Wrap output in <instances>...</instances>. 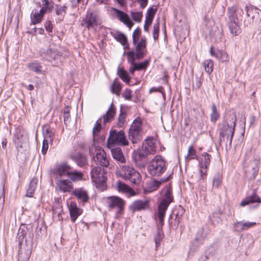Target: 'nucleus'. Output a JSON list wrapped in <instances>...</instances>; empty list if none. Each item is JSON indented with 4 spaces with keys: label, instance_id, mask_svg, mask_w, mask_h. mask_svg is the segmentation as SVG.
<instances>
[{
    "label": "nucleus",
    "instance_id": "1",
    "mask_svg": "<svg viewBox=\"0 0 261 261\" xmlns=\"http://www.w3.org/2000/svg\"><path fill=\"white\" fill-rule=\"evenodd\" d=\"M162 193L164 198L160 203L158 208V217L161 226L164 224V217L168 207L173 200L170 187L167 186L164 188L162 190Z\"/></svg>",
    "mask_w": 261,
    "mask_h": 261
},
{
    "label": "nucleus",
    "instance_id": "2",
    "mask_svg": "<svg viewBox=\"0 0 261 261\" xmlns=\"http://www.w3.org/2000/svg\"><path fill=\"white\" fill-rule=\"evenodd\" d=\"M167 169L166 162L161 155H156L150 161L148 166V173L152 176H159Z\"/></svg>",
    "mask_w": 261,
    "mask_h": 261
},
{
    "label": "nucleus",
    "instance_id": "3",
    "mask_svg": "<svg viewBox=\"0 0 261 261\" xmlns=\"http://www.w3.org/2000/svg\"><path fill=\"white\" fill-rule=\"evenodd\" d=\"M106 202L110 211L115 212V218L119 219L124 213L125 201L121 198L112 196L106 198Z\"/></svg>",
    "mask_w": 261,
    "mask_h": 261
},
{
    "label": "nucleus",
    "instance_id": "4",
    "mask_svg": "<svg viewBox=\"0 0 261 261\" xmlns=\"http://www.w3.org/2000/svg\"><path fill=\"white\" fill-rule=\"evenodd\" d=\"M156 151V146L152 138L146 139L143 144L142 149L134 151L133 154L134 161L137 163L142 158H145L149 154H154Z\"/></svg>",
    "mask_w": 261,
    "mask_h": 261
},
{
    "label": "nucleus",
    "instance_id": "5",
    "mask_svg": "<svg viewBox=\"0 0 261 261\" xmlns=\"http://www.w3.org/2000/svg\"><path fill=\"white\" fill-rule=\"evenodd\" d=\"M236 121V115L234 113H232L229 116H227L226 117L220 129V136L222 137L226 136L228 139L230 140V142L233 136Z\"/></svg>",
    "mask_w": 261,
    "mask_h": 261
},
{
    "label": "nucleus",
    "instance_id": "6",
    "mask_svg": "<svg viewBox=\"0 0 261 261\" xmlns=\"http://www.w3.org/2000/svg\"><path fill=\"white\" fill-rule=\"evenodd\" d=\"M119 175L125 180H129L131 183L138 185L141 181L140 174L135 169L127 165L120 166L118 170Z\"/></svg>",
    "mask_w": 261,
    "mask_h": 261
},
{
    "label": "nucleus",
    "instance_id": "7",
    "mask_svg": "<svg viewBox=\"0 0 261 261\" xmlns=\"http://www.w3.org/2000/svg\"><path fill=\"white\" fill-rule=\"evenodd\" d=\"M91 179L96 188L103 191L106 188L107 177L104 170L100 166L93 167L91 171Z\"/></svg>",
    "mask_w": 261,
    "mask_h": 261
},
{
    "label": "nucleus",
    "instance_id": "8",
    "mask_svg": "<svg viewBox=\"0 0 261 261\" xmlns=\"http://www.w3.org/2000/svg\"><path fill=\"white\" fill-rule=\"evenodd\" d=\"M128 141L127 140L123 130H111L107 140V146L109 148H111L114 146L128 145Z\"/></svg>",
    "mask_w": 261,
    "mask_h": 261
},
{
    "label": "nucleus",
    "instance_id": "9",
    "mask_svg": "<svg viewBox=\"0 0 261 261\" xmlns=\"http://www.w3.org/2000/svg\"><path fill=\"white\" fill-rule=\"evenodd\" d=\"M228 27L230 34L233 36H238L241 33V28L239 25V20L237 14V9L234 7L228 8Z\"/></svg>",
    "mask_w": 261,
    "mask_h": 261
},
{
    "label": "nucleus",
    "instance_id": "10",
    "mask_svg": "<svg viewBox=\"0 0 261 261\" xmlns=\"http://www.w3.org/2000/svg\"><path fill=\"white\" fill-rule=\"evenodd\" d=\"M143 134L142 120L140 117H137L134 120L129 129V139L133 143H136L141 139Z\"/></svg>",
    "mask_w": 261,
    "mask_h": 261
},
{
    "label": "nucleus",
    "instance_id": "11",
    "mask_svg": "<svg viewBox=\"0 0 261 261\" xmlns=\"http://www.w3.org/2000/svg\"><path fill=\"white\" fill-rule=\"evenodd\" d=\"M90 153L95 154V156L93 158V161L96 164L100 165L103 167H108L109 165V160L103 149L99 145H97L95 143L90 147Z\"/></svg>",
    "mask_w": 261,
    "mask_h": 261
},
{
    "label": "nucleus",
    "instance_id": "12",
    "mask_svg": "<svg viewBox=\"0 0 261 261\" xmlns=\"http://www.w3.org/2000/svg\"><path fill=\"white\" fill-rule=\"evenodd\" d=\"M211 155L206 152L201 154L197 160L198 161V170L200 173V179L204 180L207 175V170L210 164Z\"/></svg>",
    "mask_w": 261,
    "mask_h": 261
},
{
    "label": "nucleus",
    "instance_id": "13",
    "mask_svg": "<svg viewBox=\"0 0 261 261\" xmlns=\"http://www.w3.org/2000/svg\"><path fill=\"white\" fill-rule=\"evenodd\" d=\"M41 56L43 58L50 62L54 66H58L59 63L62 62L63 58L59 51L51 48H48L43 52Z\"/></svg>",
    "mask_w": 261,
    "mask_h": 261
},
{
    "label": "nucleus",
    "instance_id": "14",
    "mask_svg": "<svg viewBox=\"0 0 261 261\" xmlns=\"http://www.w3.org/2000/svg\"><path fill=\"white\" fill-rule=\"evenodd\" d=\"M100 24V20L97 16L91 12H87L86 17L82 21L81 25L85 26L88 29L96 28Z\"/></svg>",
    "mask_w": 261,
    "mask_h": 261
},
{
    "label": "nucleus",
    "instance_id": "15",
    "mask_svg": "<svg viewBox=\"0 0 261 261\" xmlns=\"http://www.w3.org/2000/svg\"><path fill=\"white\" fill-rule=\"evenodd\" d=\"M72 167L66 163H62L57 165L53 169V172L56 177L68 176Z\"/></svg>",
    "mask_w": 261,
    "mask_h": 261
},
{
    "label": "nucleus",
    "instance_id": "16",
    "mask_svg": "<svg viewBox=\"0 0 261 261\" xmlns=\"http://www.w3.org/2000/svg\"><path fill=\"white\" fill-rule=\"evenodd\" d=\"M112 10L115 13V14L116 17L122 22L124 24H125L129 30L132 29L134 25L133 22L130 20L128 15L117 9L113 8Z\"/></svg>",
    "mask_w": 261,
    "mask_h": 261
},
{
    "label": "nucleus",
    "instance_id": "17",
    "mask_svg": "<svg viewBox=\"0 0 261 261\" xmlns=\"http://www.w3.org/2000/svg\"><path fill=\"white\" fill-rule=\"evenodd\" d=\"M146 44V38L143 37H142L140 40H138L136 44H134L136 51V56L137 59H142L145 55Z\"/></svg>",
    "mask_w": 261,
    "mask_h": 261
},
{
    "label": "nucleus",
    "instance_id": "18",
    "mask_svg": "<svg viewBox=\"0 0 261 261\" xmlns=\"http://www.w3.org/2000/svg\"><path fill=\"white\" fill-rule=\"evenodd\" d=\"M56 188L60 192H70L73 190V185L69 179H59L56 182Z\"/></svg>",
    "mask_w": 261,
    "mask_h": 261
},
{
    "label": "nucleus",
    "instance_id": "19",
    "mask_svg": "<svg viewBox=\"0 0 261 261\" xmlns=\"http://www.w3.org/2000/svg\"><path fill=\"white\" fill-rule=\"evenodd\" d=\"M116 186L119 192L126 194L127 197L134 196L137 194L132 188L123 182L117 181Z\"/></svg>",
    "mask_w": 261,
    "mask_h": 261
},
{
    "label": "nucleus",
    "instance_id": "20",
    "mask_svg": "<svg viewBox=\"0 0 261 261\" xmlns=\"http://www.w3.org/2000/svg\"><path fill=\"white\" fill-rule=\"evenodd\" d=\"M149 201L148 200H137L134 201L129 206V209L132 212L140 211L148 208Z\"/></svg>",
    "mask_w": 261,
    "mask_h": 261
},
{
    "label": "nucleus",
    "instance_id": "21",
    "mask_svg": "<svg viewBox=\"0 0 261 261\" xmlns=\"http://www.w3.org/2000/svg\"><path fill=\"white\" fill-rule=\"evenodd\" d=\"M168 179V177L166 178H162L160 180H156L154 179L150 180L146 184V188L144 191L146 193L152 192L158 189L161 184Z\"/></svg>",
    "mask_w": 261,
    "mask_h": 261
},
{
    "label": "nucleus",
    "instance_id": "22",
    "mask_svg": "<svg viewBox=\"0 0 261 261\" xmlns=\"http://www.w3.org/2000/svg\"><path fill=\"white\" fill-rule=\"evenodd\" d=\"M68 207L71 219L72 222H74L82 214L83 211L77 206L74 202H70Z\"/></svg>",
    "mask_w": 261,
    "mask_h": 261
},
{
    "label": "nucleus",
    "instance_id": "23",
    "mask_svg": "<svg viewBox=\"0 0 261 261\" xmlns=\"http://www.w3.org/2000/svg\"><path fill=\"white\" fill-rule=\"evenodd\" d=\"M256 222L238 221L233 224V229L237 232L246 230L256 225Z\"/></svg>",
    "mask_w": 261,
    "mask_h": 261
},
{
    "label": "nucleus",
    "instance_id": "24",
    "mask_svg": "<svg viewBox=\"0 0 261 261\" xmlns=\"http://www.w3.org/2000/svg\"><path fill=\"white\" fill-rule=\"evenodd\" d=\"M72 193L79 200L84 203L88 201L89 199L87 191L83 188L75 189L72 190Z\"/></svg>",
    "mask_w": 261,
    "mask_h": 261
},
{
    "label": "nucleus",
    "instance_id": "25",
    "mask_svg": "<svg viewBox=\"0 0 261 261\" xmlns=\"http://www.w3.org/2000/svg\"><path fill=\"white\" fill-rule=\"evenodd\" d=\"M44 14L40 10L33 9L30 16L31 24L35 25L40 23Z\"/></svg>",
    "mask_w": 261,
    "mask_h": 261
},
{
    "label": "nucleus",
    "instance_id": "26",
    "mask_svg": "<svg viewBox=\"0 0 261 261\" xmlns=\"http://www.w3.org/2000/svg\"><path fill=\"white\" fill-rule=\"evenodd\" d=\"M116 110L113 103H111L107 113L103 115L102 119L103 123H109L114 118Z\"/></svg>",
    "mask_w": 261,
    "mask_h": 261
},
{
    "label": "nucleus",
    "instance_id": "27",
    "mask_svg": "<svg viewBox=\"0 0 261 261\" xmlns=\"http://www.w3.org/2000/svg\"><path fill=\"white\" fill-rule=\"evenodd\" d=\"M113 36L123 46L124 50L128 48L127 37L123 33L119 32H115L113 34Z\"/></svg>",
    "mask_w": 261,
    "mask_h": 261
},
{
    "label": "nucleus",
    "instance_id": "28",
    "mask_svg": "<svg viewBox=\"0 0 261 261\" xmlns=\"http://www.w3.org/2000/svg\"><path fill=\"white\" fill-rule=\"evenodd\" d=\"M113 158L117 162L121 163L125 162V159L123 155L121 149L119 147L110 148Z\"/></svg>",
    "mask_w": 261,
    "mask_h": 261
},
{
    "label": "nucleus",
    "instance_id": "29",
    "mask_svg": "<svg viewBox=\"0 0 261 261\" xmlns=\"http://www.w3.org/2000/svg\"><path fill=\"white\" fill-rule=\"evenodd\" d=\"M211 54L222 62H228L229 61V56L224 50H217L216 51H213V48H211Z\"/></svg>",
    "mask_w": 261,
    "mask_h": 261
},
{
    "label": "nucleus",
    "instance_id": "30",
    "mask_svg": "<svg viewBox=\"0 0 261 261\" xmlns=\"http://www.w3.org/2000/svg\"><path fill=\"white\" fill-rule=\"evenodd\" d=\"M257 202L260 203L261 202L260 198L258 197L254 192L251 196L247 197L245 199L243 200L240 205L244 206L250 203Z\"/></svg>",
    "mask_w": 261,
    "mask_h": 261
},
{
    "label": "nucleus",
    "instance_id": "31",
    "mask_svg": "<svg viewBox=\"0 0 261 261\" xmlns=\"http://www.w3.org/2000/svg\"><path fill=\"white\" fill-rule=\"evenodd\" d=\"M38 179L36 177H34L32 178L30 183L29 184V188L27 190L26 196L28 197H32L35 190L36 188L37 183H38Z\"/></svg>",
    "mask_w": 261,
    "mask_h": 261
},
{
    "label": "nucleus",
    "instance_id": "32",
    "mask_svg": "<svg viewBox=\"0 0 261 261\" xmlns=\"http://www.w3.org/2000/svg\"><path fill=\"white\" fill-rule=\"evenodd\" d=\"M70 179L73 181L76 182L81 180L83 178V174L82 172L74 170L72 168H71L70 173L67 176Z\"/></svg>",
    "mask_w": 261,
    "mask_h": 261
},
{
    "label": "nucleus",
    "instance_id": "33",
    "mask_svg": "<svg viewBox=\"0 0 261 261\" xmlns=\"http://www.w3.org/2000/svg\"><path fill=\"white\" fill-rule=\"evenodd\" d=\"M42 4L40 7L41 8L40 9L44 14L46 12H50L54 8V3L48 0H42Z\"/></svg>",
    "mask_w": 261,
    "mask_h": 261
},
{
    "label": "nucleus",
    "instance_id": "34",
    "mask_svg": "<svg viewBox=\"0 0 261 261\" xmlns=\"http://www.w3.org/2000/svg\"><path fill=\"white\" fill-rule=\"evenodd\" d=\"M149 60H145L143 62H141L139 64H136L134 65L133 66H130L129 67V72L133 74L134 71L135 70H140L142 69H145L149 64Z\"/></svg>",
    "mask_w": 261,
    "mask_h": 261
},
{
    "label": "nucleus",
    "instance_id": "35",
    "mask_svg": "<svg viewBox=\"0 0 261 261\" xmlns=\"http://www.w3.org/2000/svg\"><path fill=\"white\" fill-rule=\"evenodd\" d=\"M31 254L30 248L23 249L21 248L19 251L18 259L21 261H27L29 259Z\"/></svg>",
    "mask_w": 261,
    "mask_h": 261
},
{
    "label": "nucleus",
    "instance_id": "36",
    "mask_svg": "<svg viewBox=\"0 0 261 261\" xmlns=\"http://www.w3.org/2000/svg\"><path fill=\"white\" fill-rule=\"evenodd\" d=\"M102 118H99L96 122L95 125L93 128V135L94 143H95L96 137L99 135V134L102 128L101 126Z\"/></svg>",
    "mask_w": 261,
    "mask_h": 261
},
{
    "label": "nucleus",
    "instance_id": "37",
    "mask_svg": "<svg viewBox=\"0 0 261 261\" xmlns=\"http://www.w3.org/2000/svg\"><path fill=\"white\" fill-rule=\"evenodd\" d=\"M117 73L123 81H124L126 84L129 83L130 77L128 72L126 71L119 67L117 70Z\"/></svg>",
    "mask_w": 261,
    "mask_h": 261
},
{
    "label": "nucleus",
    "instance_id": "38",
    "mask_svg": "<svg viewBox=\"0 0 261 261\" xmlns=\"http://www.w3.org/2000/svg\"><path fill=\"white\" fill-rule=\"evenodd\" d=\"M70 158L75 161L79 166H83L87 164V158L82 155L77 154L75 156H71Z\"/></svg>",
    "mask_w": 261,
    "mask_h": 261
},
{
    "label": "nucleus",
    "instance_id": "39",
    "mask_svg": "<svg viewBox=\"0 0 261 261\" xmlns=\"http://www.w3.org/2000/svg\"><path fill=\"white\" fill-rule=\"evenodd\" d=\"M164 237V234L161 229H158L154 235V240L155 244V250H156L161 244V242Z\"/></svg>",
    "mask_w": 261,
    "mask_h": 261
},
{
    "label": "nucleus",
    "instance_id": "40",
    "mask_svg": "<svg viewBox=\"0 0 261 261\" xmlns=\"http://www.w3.org/2000/svg\"><path fill=\"white\" fill-rule=\"evenodd\" d=\"M30 70L37 73H41L42 66L37 62L34 61L28 64Z\"/></svg>",
    "mask_w": 261,
    "mask_h": 261
},
{
    "label": "nucleus",
    "instance_id": "41",
    "mask_svg": "<svg viewBox=\"0 0 261 261\" xmlns=\"http://www.w3.org/2000/svg\"><path fill=\"white\" fill-rule=\"evenodd\" d=\"M222 177L220 173H216L213 179V186L215 188H219L222 184Z\"/></svg>",
    "mask_w": 261,
    "mask_h": 261
},
{
    "label": "nucleus",
    "instance_id": "42",
    "mask_svg": "<svg viewBox=\"0 0 261 261\" xmlns=\"http://www.w3.org/2000/svg\"><path fill=\"white\" fill-rule=\"evenodd\" d=\"M132 19L137 22H140L143 17L142 12L132 11L130 13Z\"/></svg>",
    "mask_w": 261,
    "mask_h": 261
},
{
    "label": "nucleus",
    "instance_id": "43",
    "mask_svg": "<svg viewBox=\"0 0 261 261\" xmlns=\"http://www.w3.org/2000/svg\"><path fill=\"white\" fill-rule=\"evenodd\" d=\"M67 7L66 6H57L56 7V13L57 15L59 16L60 20H61L64 17L66 14Z\"/></svg>",
    "mask_w": 261,
    "mask_h": 261
},
{
    "label": "nucleus",
    "instance_id": "44",
    "mask_svg": "<svg viewBox=\"0 0 261 261\" xmlns=\"http://www.w3.org/2000/svg\"><path fill=\"white\" fill-rule=\"evenodd\" d=\"M156 12V9H154L153 7H149L147 11V13L145 16V19L149 23L150 21H152L154 16Z\"/></svg>",
    "mask_w": 261,
    "mask_h": 261
},
{
    "label": "nucleus",
    "instance_id": "45",
    "mask_svg": "<svg viewBox=\"0 0 261 261\" xmlns=\"http://www.w3.org/2000/svg\"><path fill=\"white\" fill-rule=\"evenodd\" d=\"M219 117V114L217 112V108L214 104L212 106V113L211 114V120L213 122H216Z\"/></svg>",
    "mask_w": 261,
    "mask_h": 261
},
{
    "label": "nucleus",
    "instance_id": "46",
    "mask_svg": "<svg viewBox=\"0 0 261 261\" xmlns=\"http://www.w3.org/2000/svg\"><path fill=\"white\" fill-rule=\"evenodd\" d=\"M111 90L113 93L118 95L121 90L120 83L116 80H115L111 87Z\"/></svg>",
    "mask_w": 261,
    "mask_h": 261
},
{
    "label": "nucleus",
    "instance_id": "47",
    "mask_svg": "<svg viewBox=\"0 0 261 261\" xmlns=\"http://www.w3.org/2000/svg\"><path fill=\"white\" fill-rule=\"evenodd\" d=\"M203 66L205 71L207 73L210 74L213 71V62L211 60H206L203 62Z\"/></svg>",
    "mask_w": 261,
    "mask_h": 261
},
{
    "label": "nucleus",
    "instance_id": "48",
    "mask_svg": "<svg viewBox=\"0 0 261 261\" xmlns=\"http://www.w3.org/2000/svg\"><path fill=\"white\" fill-rule=\"evenodd\" d=\"M43 136L44 137V139H47V140H48L51 143L53 142L54 133L50 129H46L43 132Z\"/></svg>",
    "mask_w": 261,
    "mask_h": 261
},
{
    "label": "nucleus",
    "instance_id": "49",
    "mask_svg": "<svg viewBox=\"0 0 261 261\" xmlns=\"http://www.w3.org/2000/svg\"><path fill=\"white\" fill-rule=\"evenodd\" d=\"M197 158L196 151L192 146L189 147L188 149V153L186 156L187 160L194 159Z\"/></svg>",
    "mask_w": 261,
    "mask_h": 261
},
{
    "label": "nucleus",
    "instance_id": "50",
    "mask_svg": "<svg viewBox=\"0 0 261 261\" xmlns=\"http://www.w3.org/2000/svg\"><path fill=\"white\" fill-rule=\"evenodd\" d=\"M126 54L127 57V61L130 64V66H133L134 65H135V61L136 56L135 52L134 51H129L126 53Z\"/></svg>",
    "mask_w": 261,
    "mask_h": 261
},
{
    "label": "nucleus",
    "instance_id": "51",
    "mask_svg": "<svg viewBox=\"0 0 261 261\" xmlns=\"http://www.w3.org/2000/svg\"><path fill=\"white\" fill-rule=\"evenodd\" d=\"M70 108L69 107H66L64 109V121L66 125L70 122Z\"/></svg>",
    "mask_w": 261,
    "mask_h": 261
},
{
    "label": "nucleus",
    "instance_id": "52",
    "mask_svg": "<svg viewBox=\"0 0 261 261\" xmlns=\"http://www.w3.org/2000/svg\"><path fill=\"white\" fill-rule=\"evenodd\" d=\"M141 37V31L139 28L136 29L134 30L133 34V42L134 44H136V42L138 40H140Z\"/></svg>",
    "mask_w": 261,
    "mask_h": 261
},
{
    "label": "nucleus",
    "instance_id": "53",
    "mask_svg": "<svg viewBox=\"0 0 261 261\" xmlns=\"http://www.w3.org/2000/svg\"><path fill=\"white\" fill-rule=\"evenodd\" d=\"M125 114L121 112L118 119L117 125L119 127H122L125 125Z\"/></svg>",
    "mask_w": 261,
    "mask_h": 261
},
{
    "label": "nucleus",
    "instance_id": "54",
    "mask_svg": "<svg viewBox=\"0 0 261 261\" xmlns=\"http://www.w3.org/2000/svg\"><path fill=\"white\" fill-rule=\"evenodd\" d=\"M246 10L247 16L251 17L252 19L255 17V15L253 14V12L256 13L257 11L256 8L251 7H246Z\"/></svg>",
    "mask_w": 261,
    "mask_h": 261
},
{
    "label": "nucleus",
    "instance_id": "55",
    "mask_svg": "<svg viewBox=\"0 0 261 261\" xmlns=\"http://www.w3.org/2000/svg\"><path fill=\"white\" fill-rule=\"evenodd\" d=\"M159 23L157 22L153 25V37L154 40L158 39L159 32Z\"/></svg>",
    "mask_w": 261,
    "mask_h": 261
},
{
    "label": "nucleus",
    "instance_id": "56",
    "mask_svg": "<svg viewBox=\"0 0 261 261\" xmlns=\"http://www.w3.org/2000/svg\"><path fill=\"white\" fill-rule=\"evenodd\" d=\"M48 142L49 141L47 140V139H44L43 143H42V153L43 154H45L47 152V151L48 148Z\"/></svg>",
    "mask_w": 261,
    "mask_h": 261
},
{
    "label": "nucleus",
    "instance_id": "57",
    "mask_svg": "<svg viewBox=\"0 0 261 261\" xmlns=\"http://www.w3.org/2000/svg\"><path fill=\"white\" fill-rule=\"evenodd\" d=\"M122 95L126 99L129 100L132 98V91L130 89H126L124 91Z\"/></svg>",
    "mask_w": 261,
    "mask_h": 261
},
{
    "label": "nucleus",
    "instance_id": "58",
    "mask_svg": "<svg viewBox=\"0 0 261 261\" xmlns=\"http://www.w3.org/2000/svg\"><path fill=\"white\" fill-rule=\"evenodd\" d=\"M136 2H137L139 5L140 7L142 9L145 8L148 4V0H134Z\"/></svg>",
    "mask_w": 261,
    "mask_h": 261
},
{
    "label": "nucleus",
    "instance_id": "59",
    "mask_svg": "<svg viewBox=\"0 0 261 261\" xmlns=\"http://www.w3.org/2000/svg\"><path fill=\"white\" fill-rule=\"evenodd\" d=\"M46 30L48 32L52 31L51 22L50 21H46L44 24Z\"/></svg>",
    "mask_w": 261,
    "mask_h": 261
},
{
    "label": "nucleus",
    "instance_id": "60",
    "mask_svg": "<svg viewBox=\"0 0 261 261\" xmlns=\"http://www.w3.org/2000/svg\"><path fill=\"white\" fill-rule=\"evenodd\" d=\"M84 0H71V7L72 8H75L77 7L78 4L81 2H84Z\"/></svg>",
    "mask_w": 261,
    "mask_h": 261
},
{
    "label": "nucleus",
    "instance_id": "61",
    "mask_svg": "<svg viewBox=\"0 0 261 261\" xmlns=\"http://www.w3.org/2000/svg\"><path fill=\"white\" fill-rule=\"evenodd\" d=\"M151 23H152V21H150V22L149 23L147 21V19H145V24L144 25V30L145 31H146V32L148 31V28H149V26L151 25Z\"/></svg>",
    "mask_w": 261,
    "mask_h": 261
},
{
    "label": "nucleus",
    "instance_id": "62",
    "mask_svg": "<svg viewBox=\"0 0 261 261\" xmlns=\"http://www.w3.org/2000/svg\"><path fill=\"white\" fill-rule=\"evenodd\" d=\"M202 84V81L201 79L199 77H196V86L197 88H199Z\"/></svg>",
    "mask_w": 261,
    "mask_h": 261
},
{
    "label": "nucleus",
    "instance_id": "63",
    "mask_svg": "<svg viewBox=\"0 0 261 261\" xmlns=\"http://www.w3.org/2000/svg\"><path fill=\"white\" fill-rule=\"evenodd\" d=\"M252 170L253 171V177H255L256 176V175H257V174L258 173V167L256 166L255 167H253L252 168Z\"/></svg>",
    "mask_w": 261,
    "mask_h": 261
},
{
    "label": "nucleus",
    "instance_id": "64",
    "mask_svg": "<svg viewBox=\"0 0 261 261\" xmlns=\"http://www.w3.org/2000/svg\"><path fill=\"white\" fill-rule=\"evenodd\" d=\"M159 89L156 87H152L149 90V93L154 92H158L159 91Z\"/></svg>",
    "mask_w": 261,
    "mask_h": 261
}]
</instances>
